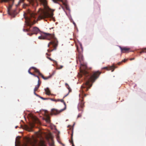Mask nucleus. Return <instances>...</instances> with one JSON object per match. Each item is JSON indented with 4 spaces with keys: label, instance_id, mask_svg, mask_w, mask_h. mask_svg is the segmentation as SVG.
<instances>
[{
    "label": "nucleus",
    "instance_id": "obj_1",
    "mask_svg": "<svg viewBox=\"0 0 146 146\" xmlns=\"http://www.w3.org/2000/svg\"><path fill=\"white\" fill-rule=\"evenodd\" d=\"M83 73L85 76V79L86 82L81 86L82 90V95L83 97L82 99L80 100V102L78 104V108L79 111H81L82 113L84 110V108L85 106L84 102L83 101V97L86 96V94L84 93L85 91H87L92 85V83L98 78L101 72L97 71L92 72V74H90L87 71L84 70Z\"/></svg>",
    "mask_w": 146,
    "mask_h": 146
},
{
    "label": "nucleus",
    "instance_id": "obj_2",
    "mask_svg": "<svg viewBox=\"0 0 146 146\" xmlns=\"http://www.w3.org/2000/svg\"><path fill=\"white\" fill-rule=\"evenodd\" d=\"M41 4L44 6V9L40 8L37 13H35L30 9L27 10L26 13L24 14V18H54L53 17L54 10L50 9L47 5L46 0H39Z\"/></svg>",
    "mask_w": 146,
    "mask_h": 146
},
{
    "label": "nucleus",
    "instance_id": "obj_3",
    "mask_svg": "<svg viewBox=\"0 0 146 146\" xmlns=\"http://www.w3.org/2000/svg\"><path fill=\"white\" fill-rule=\"evenodd\" d=\"M38 38L40 39H46L50 40L51 41L48 45V46L49 47L50 45H52L54 47V50H56L58 46V42L54 34L44 33L41 34L40 36H39Z\"/></svg>",
    "mask_w": 146,
    "mask_h": 146
},
{
    "label": "nucleus",
    "instance_id": "obj_4",
    "mask_svg": "<svg viewBox=\"0 0 146 146\" xmlns=\"http://www.w3.org/2000/svg\"><path fill=\"white\" fill-rule=\"evenodd\" d=\"M37 137L33 136L31 138H27L26 139L27 144L31 146H45L44 142L43 141H39Z\"/></svg>",
    "mask_w": 146,
    "mask_h": 146
},
{
    "label": "nucleus",
    "instance_id": "obj_5",
    "mask_svg": "<svg viewBox=\"0 0 146 146\" xmlns=\"http://www.w3.org/2000/svg\"><path fill=\"white\" fill-rule=\"evenodd\" d=\"M60 102L63 103L65 106L64 108L60 110H58L57 109H52L51 110L52 113V114L54 115L58 114L66 110V105L65 102H64V100L63 99H60Z\"/></svg>",
    "mask_w": 146,
    "mask_h": 146
},
{
    "label": "nucleus",
    "instance_id": "obj_6",
    "mask_svg": "<svg viewBox=\"0 0 146 146\" xmlns=\"http://www.w3.org/2000/svg\"><path fill=\"white\" fill-rule=\"evenodd\" d=\"M25 22L26 24L28 26H31L36 23L35 20H32L31 19H25Z\"/></svg>",
    "mask_w": 146,
    "mask_h": 146
},
{
    "label": "nucleus",
    "instance_id": "obj_7",
    "mask_svg": "<svg viewBox=\"0 0 146 146\" xmlns=\"http://www.w3.org/2000/svg\"><path fill=\"white\" fill-rule=\"evenodd\" d=\"M32 32L33 33H28L27 34L29 35L30 36H31L33 34H36L37 33L40 32L39 29L36 27H33Z\"/></svg>",
    "mask_w": 146,
    "mask_h": 146
},
{
    "label": "nucleus",
    "instance_id": "obj_8",
    "mask_svg": "<svg viewBox=\"0 0 146 146\" xmlns=\"http://www.w3.org/2000/svg\"><path fill=\"white\" fill-rule=\"evenodd\" d=\"M77 50L78 52V54L77 56L78 58L77 60H79L80 62H82L83 60V57L81 52H80L78 50V48H77Z\"/></svg>",
    "mask_w": 146,
    "mask_h": 146
},
{
    "label": "nucleus",
    "instance_id": "obj_9",
    "mask_svg": "<svg viewBox=\"0 0 146 146\" xmlns=\"http://www.w3.org/2000/svg\"><path fill=\"white\" fill-rule=\"evenodd\" d=\"M119 48L121 50V53H127L129 52L130 48L125 47H122L119 46Z\"/></svg>",
    "mask_w": 146,
    "mask_h": 146
},
{
    "label": "nucleus",
    "instance_id": "obj_10",
    "mask_svg": "<svg viewBox=\"0 0 146 146\" xmlns=\"http://www.w3.org/2000/svg\"><path fill=\"white\" fill-rule=\"evenodd\" d=\"M8 13L12 17H15L16 15L17 14V12L16 10H13L11 12L9 11V10H8Z\"/></svg>",
    "mask_w": 146,
    "mask_h": 146
},
{
    "label": "nucleus",
    "instance_id": "obj_11",
    "mask_svg": "<svg viewBox=\"0 0 146 146\" xmlns=\"http://www.w3.org/2000/svg\"><path fill=\"white\" fill-rule=\"evenodd\" d=\"M114 68L115 67L114 66H111L109 67H106L103 68V69H106L107 70H112V72H113V71Z\"/></svg>",
    "mask_w": 146,
    "mask_h": 146
},
{
    "label": "nucleus",
    "instance_id": "obj_12",
    "mask_svg": "<svg viewBox=\"0 0 146 146\" xmlns=\"http://www.w3.org/2000/svg\"><path fill=\"white\" fill-rule=\"evenodd\" d=\"M31 68H32V69H33L34 70V72L38 74V75L40 76H41V75H42V74H41L39 70L37 69L36 68L34 67H31Z\"/></svg>",
    "mask_w": 146,
    "mask_h": 146
},
{
    "label": "nucleus",
    "instance_id": "obj_13",
    "mask_svg": "<svg viewBox=\"0 0 146 146\" xmlns=\"http://www.w3.org/2000/svg\"><path fill=\"white\" fill-rule=\"evenodd\" d=\"M41 83V82L40 81L39 79L38 80V84L35 87V88L34 89V91H36L39 88L40 85Z\"/></svg>",
    "mask_w": 146,
    "mask_h": 146
},
{
    "label": "nucleus",
    "instance_id": "obj_14",
    "mask_svg": "<svg viewBox=\"0 0 146 146\" xmlns=\"http://www.w3.org/2000/svg\"><path fill=\"white\" fill-rule=\"evenodd\" d=\"M11 1L13 4L14 2V0H0V2H8Z\"/></svg>",
    "mask_w": 146,
    "mask_h": 146
},
{
    "label": "nucleus",
    "instance_id": "obj_15",
    "mask_svg": "<svg viewBox=\"0 0 146 146\" xmlns=\"http://www.w3.org/2000/svg\"><path fill=\"white\" fill-rule=\"evenodd\" d=\"M45 91L46 92V93L48 95H49L50 94V91L48 88H47L45 89Z\"/></svg>",
    "mask_w": 146,
    "mask_h": 146
},
{
    "label": "nucleus",
    "instance_id": "obj_16",
    "mask_svg": "<svg viewBox=\"0 0 146 146\" xmlns=\"http://www.w3.org/2000/svg\"><path fill=\"white\" fill-rule=\"evenodd\" d=\"M41 76L44 80H47V79H49V78H50L51 77V76L50 75L49 76L45 77L42 74V75H41Z\"/></svg>",
    "mask_w": 146,
    "mask_h": 146
},
{
    "label": "nucleus",
    "instance_id": "obj_17",
    "mask_svg": "<svg viewBox=\"0 0 146 146\" xmlns=\"http://www.w3.org/2000/svg\"><path fill=\"white\" fill-rule=\"evenodd\" d=\"M45 120L48 123H49L50 122V117L48 115H46V117Z\"/></svg>",
    "mask_w": 146,
    "mask_h": 146
},
{
    "label": "nucleus",
    "instance_id": "obj_18",
    "mask_svg": "<svg viewBox=\"0 0 146 146\" xmlns=\"http://www.w3.org/2000/svg\"><path fill=\"white\" fill-rule=\"evenodd\" d=\"M49 138L50 139L52 140V142L51 143V145L52 146H53L54 145V144L53 141V137L51 135H49Z\"/></svg>",
    "mask_w": 146,
    "mask_h": 146
},
{
    "label": "nucleus",
    "instance_id": "obj_19",
    "mask_svg": "<svg viewBox=\"0 0 146 146\" xmlns=\"http://www.w3.org/2000/svg\"><path fill=\"white\" fill-rule=\"evenodd\" d=\"M70 143L72 144V146H74V144L73 143V133H72L71 136V140L70 141Z\"/></svg>",
    "mask_w": 146,
    "mask_h": 146
},
{
    "label": "nucleus",
    "instance_id": "obj_20",
    "mask_svg": "<svg viewBox=\"0 0 146 146\" xmlns=\"http://www.w3.org/2000/svg\"><path fill=\"white\" fill-rule=\"evenodd\" d=\"M17 144L18 145H19L20 144V142L19 140H17L16 139L15 146H18L17 145Z\"/></svg>",
    "mask_w": 146,
    "mask_h": 146
},
{
    "label": "nucleus",
    "instance_id": "obj_21",
    "mask_svg": "<svg viewBox=\"0 0 146 146\" xmlns=\"http://www.w3.org/2000/svg\"><path fill=\"white\" fill-rule=\"evenodd\" d=\"M31 69H32V68H30L28 70V72L29 73V74H31L32 75H33V76H35V74H34L33 73L31 72H30V70H31Z\"/></svg>",
    "mask_w": 146,
    "mask_h": 146
},
{
    "label": "nucleus",
    "instance_id": "obj_22",
    "mask_svg": "<svg viewBox=\"0 0 146 146\" xmlns=\"http://www.w3.org/2000/svg\"><path fill=\"white\" fill-rule=\"evenodd\" d=\"M23 31H24V32H28L30 31H31V30H30V29H23Z\"/></svg>",
    "mask_w": 146,
    "mask_h": 146
},
{
    "label": "nucleus",
    "instance_id": "obj_23",
    "mask_svg": "<svg viewBox=\"0 0 146 146\" xmlns=\"http://www.w3.org/2000/svg\"><path fill=\"white\" fill-rule=\"evenodd\" d=\"M68 90H69V92L68 93V94H67L64 97H63V98H64L65 97H66L69 94V93L70 92H71L72 91V90H71V88H69V89H68Z\"/></svg>",
    "mask_w": 146,
    "mask_h": 146
},
{
    "label": "nucleus",
    "instance_id": "obj_24",
    "mask_svg": "<svg viewBox=\"0 0 146 146\" xmlns=\"http://www.w3.org/2000/svg\"><path fill=\"white\" fill-rule=\"evenodd\" d=\"M70 21L71 22H72L73 24L74 25V26L75 27L76 26V25L75 23L74 22V21L72 19H71L70 20Z\"/></svg>",
    "mask_w": 146,
    "mask_h": 146
},
{
    "label": "nucleus",
    "instance_id": "obj_25",
    "mask_svg": "<svg viewBox=\"0 0 146 146\" xmlns=\"http://www.w3.org/2000/svg\"><path fill=\"white\" fill-rule=\"evenodd\" d=\"M55 3H57V1H60L63 2L62 0H52Z\"/></svg>",
    "mask_w": 146,
    "mask_h": 146
},
{
    "label": "nucleus",
    "instance_id": "obj_26",
    "mask_svg": "<svg viewBox=\"0 0 146 146\" xmlns=\"http://www.w3.org/2000/svg\"><path fill=\"white\" fill-rule=\"evenodd\" d=\"M65 85L66 87V88L68 89H69V88H70V87L69 86V85L67 84V83H66L65 84Z\"/></svg>",
    "mask_w": 146,
    "mask_h": 146
},
{
    "label": "nucleus",
    "instance_id": "obj_27",
    "mask_svg": "<svg viewBox=\"0 0 146 146\" xmlns=\"http://www.w3.org/2000/svg\"><path fill=\"white\" fill-rule=\"evenodd\" d=\"M142 52L144 53H146V48L142 49Z\"/></svg>",
    "mask_w": 146,
    "mask_h": 146
},
{
    "label": "nucleus",
    "instance_id": "obj_28",
    "mask_svg": "<svg viewBox=\"0 0 146 146\" xmlns=\"http://www.w3.org/2000/svg\"><path fill=\"white\" fill-rule=\"evenodd\" d=\"M82 116L81 113H79L77 116L78 118Z\"/></svg>",
    "mask_w": 146,
    "mask_h": 146
},
{
    "label": "nucleus",
    "instance_id": "obj_29",
    "mask_svg": "<svg viewBox=\"0 0 146 146\" xmlns=\"http://www.w3.org/2000/svg\"><path fill=\"white\" fill-rule=\"evenodd\" d=\"M63 67V66H58V69H62Z\"/></svg>",
    "mask_w": 146,
    "mask_h": 146
},
{
    "label": "nucleus",
    "instance_id": "obj_30",
    "mask_svg": "<svg viewBox=\"0 0 146 146\" xmlns=\"http://www.w3.org/2000/svg\"><path fill=\"white\" fill-rule=\"evenodd\" d=\"M66 9L67 10H69V7L66 5Z\"/></svg>",
    "mask_w": 146,
    "mask_h": 146
},
{
    "label": "nucleus",
    "instance_id": "obj_31",
    "mask_svg": "<svg viewBox=\"0 0 146 146\" xmlns=\"http://www.w3.org/2000/svg\"><path fill=\"white\" fill-rule=\"evenodd\" d=\"M127 59H124L122 61V62H125V61H126L127 60Z\"/></svg>",
    "mask_w": 146,
    "mask_h": 146
},
{
    "label": "nucleus",
    "instance_id": "obj_32",
    "mask_svg": "<svg viewBox=\"0 0 146 146\" xmlns=\"http://www.w3.org/2000/svg\"><path fill=\"white\" fill-rule=\"evenodd\" d=\"M47 58H48V59H49L50 60L52 61H53V60H52L51 58H50V57H47Z\"/></svg>",
    "mask_w": 146,
    "mask_h": 146
},
{
    "label": "nucleus",
    "instance_id": "obj_33",
    "mask_svg": "<svg viewBox=\"0 0 146 146\" xmlns=\"http://www.w3.org/2000/svg\"><path fill=\"white\" fill-rule=\"evenodd\" d=\"M51 100L54 101L56 102V100L55 99H51Z\"/></svg>",
    "mask_w": 146,
    "mask_h": 146
},
{
    "label": "nucleus",
    "instance_id": "obj_34",
    "mask_svg": "<svg viewBox=\"0 0 146 146\" xmlns=\"http://www.w3.org/2000/svg\"><path fill=\"white\" fill-rule=\"evenodd\" d=\"M35 76V77H37L38 78V79L39 80V77L38 76H37V75H36L35 74V76ZM40 80V79H39Z\"/></svg>",
    "mask_w": 146,
    "mask_h": 146
},
{
    "label": "nucleus",
    "instance_id": "obj_35",
    "mask_svg": "<svg viewBox=\"0 0 146 146\" xmlns=\"http://www.w3.org/2000/svg\"><path fill=\"white\" fill-rule=\"evenodd\" d=\"M35 92L36 91H34V93L35 95L37 96V95L36 93Z\"/></svg>",
    "mask_w": 146,
    "mask_h": 146
},
{
    "label": "nucleus",
    "instance_id": "obj_36",
    "mask_svg": "<svg viewBox=\"0 0 146 146\" xmlns=\"http://www.w3.org/2000/svg\"><path fill=\"white\" fill-rule=\"evenodd\" d=\"M135 59V58H131L130 59V60H133Z\"/></svg>",
    "mask_w": 146,
    "mask_h": 146
},
{
    "label": "nucleus",
    "instance_id": "obj_37",
    "mask_svg": "<svg viewBox=\"0 0 146 146\" xmlns=\"http://www.w3.org/2000/svg\"><path fill=\"white\" fill-rule=\"evenodd\" d=\"M12 5H11V4H9V8H11L12 7Z\"/></svg>",
    "mask_w": 146,
    "mask_h": 146
},
{
    "label": "nucleus",
    "instance_id": "obj_38",
    "mask_svg": "<svg viewBox=\"0 0 146 146\" xmlns=\"http://www.w3.org/2000/svg\"><path fill=\"white\" fill-rule=\"evenodd\" d=\"M59 101H60V99H58L56 100V102H59Z\"/></svg>",
    "mask_w": 146,
    "mask_h": 146
},
{
    "label": "nucleus",
    "instance_id": "obj_39",
    "mask_svg": "<svg viewBox=\"0 0 146 146\" xmlns=\"http://www.w3.org/2000/svg\"><path fill=\"white\" fill-rule=\"evenodd\" d=\"M40 98H41V99H44H44H46V98H43V97H40Z\"/></svg>",
    "mask_w": 146,
    "mask_h": 146
},
{
    "label": "nucleus",
    "instance_id": "obj_40",
    "mask_svg": "<svg viewBox=\"0 0 146 146\" xmlns=\"http://www.w3.org/2000/svg\"><path fill=\"white\" fill-rule=\"evenodd\" d=\"M20 0V2H23L24 1V0Z\"/></svg>",
    "mask_w": 146,
    "mask_h": 146
},
{
    "label": "nucleus",
    "instance_id": "obj_41",
    "mask_svg": "<svg viewBox=\"0 0 146 146\" xmlns=\"http://www.w3.org/2000/svg\"><path fill=\"white\" fill-rule=\"evenodd\" d=\"M53 50H48V52H50V51H52Z\"/></svg>",
    "mask_w": 146,
    "mask_h": 146
},
{
    "label": "nucleus",
    "instance_id": "obj_42",
    "mask_svg": "<svg viewBox=\"0 0 146 146\" xmlns=\"http://www.w3.org/2000/svg\"><path fill=\"white\" fill-rule=\"evenodd\" d=\"M142 53H143V52H142V50L140 52V54H141Z\"/></svg>",
    "mask_w": 146,
    "mask_h": 146
},
{
    "label": "nucleus",
    "instance_id": "obj_43",
    "mask_svg": "<svg viewBox=\"0 0 146 146\" xmlns=\"http://www.w3.org/2000/svg\"><path fill=\"white\" fill-rule=\"evenodd\" d=\"M121 62H119V63H118V65H120V64L121 63Z\"/></svg>",
    "mask_w": 146,
    "mask_h": 146
},
{
    "label": "nucleus",
    "instance_id": "obj_44",
    "mask_svg": "<svg viewBox=\"0 0 146 146\" xmlns=\"http://www.w3.org/2000/svg\"><path fill=\"white\" fill-rule=\"evenodd\" d=\"M52 19L53 20V21H55V19Z\"/></svg>",
    "mask_w": 146,
    "mask_h": 146
},
{
    "label": "nucleus",
    "instance_id": "obj_45",
    "mask_svg": "<svg viewBox=\"0 0 146 146\" xmlns=\"http://www.w3.org/2000/svg\"><path fill=\"white\" fill-rule=\"evenodd\" d=\"M17 126H16L15 127V128H17Z\"/></svg>",
    "mask_w": 146,
    "mask_h": 146
},
{
    "label": "nucleus",
    "instance_id": "obj_46",
    "mask_svg": "<svg viewBox=\"0 0 146 146\" xmlns=\"http://www.w3.org/2000/svg\"><path fill=\"white\" fill-rule=\"evenodd\" d=\"M46 54L48 55V54L47 53H46Z\"/></svg>",
    "mask_w": 146,
    "mask_h": 146
},
{
    "label": "nucleus",
    "instance_id": "obj_47",
    "mask_svg": "<svg viewBox=\"0 0 146 146\" xmlns=\"http://www.w3.org/2000/svg\"><path fill=\"white\" fill-rule=\"evenodd\" d=\"M64 5H66L65 4V3H64Z\"/></svg>",
    "mask_w": 146,
    "mask_h": 146
},
{
    "label": "nucleus",
    "instance_id": "obj_48",
    "mask_svg": "<svg viewBox=\"0 0 146 146\" xmlns=\"http://www.w3.org/2000/svg\"><path fill=\"white\" fill-rule=\"evenodd\" d=\"M23 8H24V5L23 6Z\"/></svg>",
    "mask_w": 146,
    "mask_h": 146
},
{
    "label": "nucleus",
    "instance_id": "obj_49",
    "mask_svg": "<svg viewBox=\"0 0 146 146\" xmlns=\"http://www.w3.org/2000/svg\"><path fill=\"white\" fill-rule=\"evenodd\" d=\"M26 146H27V145H26Z\"/></svg>",
    "mask_w": 146,
    "mask_h": 146
}]
</instances>
